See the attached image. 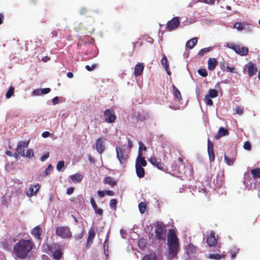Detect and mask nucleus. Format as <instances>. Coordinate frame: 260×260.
<instances>
[{
	"instance_id": "nucleus-1",
	"label": "nucleus",
	"mask_w": 260,
	"mask_h": 260,
	"mask_svg": "<svg viewBox=\"0 0 260 260\" xmlns=\"http://www.w3.org/2000/svg\"><path fill=\"white\" fill-rule=\"evenodd\" d=\"M34 245L31 239H21L14 246L13 253L17 257L25 259L29 256Z\"/></svg>"
},
{
	"instance_id": "nucleus-2",
	"label": "nucleus",
	"mask_w": 260,
	"mask_h": 260,
	"mask_svg": "<svg viewBox=\"0 0 260 260\" xmlns=\"http://www.w3.org/2000/svg\"><path fill=\"white\" fill-rule=\"evenodd\" d=\"M167 245L168 252L172 258L176 256L180 250L179 239L173 229L169 231Z\"/></svg>"
},
{
	"instance_id": "nucleus-3",
	"label": "nucleus",
	"mask_w": 260,
	"mask_h": 260,
	"mask_svg": "<svg viewBox=\"0 0 260 260\" xmlns=\"http://www.w3.org/2000/svg\"><path fill=\"white\" fill-rule=\"evenodd\" d=\"M155 236L159 241H165L167 237V226L162 222L156 221L154 224Z\"/></svg>"
},
{
	"instance_id": "nucleus-4",
	"label": "nucleus",
	"mask_w": 260,
	"mask_h": 260,
	"mask_svg": "<svg viewBox=\"0 0 260 260\" xmlns=\"http://www.w3.org/2000/svg\"><path fill=\"white\" fill-rule=\"evenodd\" d=\"M55 234L62 239H71L73 237L72 232L68 226H58L55 228Z\"/></svg>"
},
{
	"instance_id": "nucleus-5",
	"label": "nucleus",
	"mask_w": 260,
	"mask_h": 260,
	"mask_svg": "<svg viewBox=\"0 0 260 260\" xmlns=\"http://www.w3.org/2000/svg\"><path fill=\"white\" fill-rule=\"evenodd\" d=\"M48 248L51 251L53 250V256L56 260H60L62 256V249L60 245L56 243H53L50 246H48Z\"/></svg>"
},
{
	"instance_id": "nucleus-6",
	"label": "nucleus",
	"mask_w": 260,
	"mask_h": 260,
	"mask_svg": "<svg viewBox=\"0 0 260 260\" xmlns=\"http://www.w3.org/2000/svg\"><path fill=\"white\" fill-rule=\"evenodd\" d=\"M125 146L117 147L116 148L117 157L120 164L124 163L128 157V152L125 150Z\"/></svg>"
},
{
	"instance_id": "nucleus-7",
	"label": "nucleus",
	"mask_w": 260,
	"mask_h": 260,
	"mask_svg": "<svg viewBox=\"0 0 260 260\" xmlns=\"http://www.w3.org/2000/svg\"><path fill=\"white\" fill-rule=\"evenodd\" d=\"M105 121L107 123H114L116 119V116L115 114L113 109H106L103 113Z\"/></svg>"
},
{
	"instance_id": "nucleus-8",
	"label": "nucleus",
	"mask_w": 260,
	"mask_h": 260,
	"mask_svg": "<svg viewBox=\"0 0 260 260\" xmlns=\"http://www.w3.org/2000/svg\"><path fill=\"white\" fill-rule=\"evenodd\" d=\"M218 237L215 236V233L212 231L209 234H207L206 242L208 245L211 247H215L217 244Z\"/></svg>"
},
{
	"instance_id": "nucleus-9",
	"label": "nucleus",
	"mask_w": 260,
	"mask_h": 260,
	"mask_svg": "<svg viewBox=\"0 0 260 260\" xmlns=\"http://www.w3.org/2000/svg\"><path fill=\"white\" fill-rule=\"evenodd\" d=\"M150 162L158 169L165 171L168 170V168L162 162L160 159H158L155 156H151L149 159Z\"/></svg>"
},
{
	"instance_id": "nucleus-10",
	"label": "nucleus",
	"mask_w": 260,
	"mask_h": 260,
	"mask_svg": "<svg viewBox=\"0 0 260 260\" xmlns=\"http://www.w3.org/2000/svg\"><path fill=\"white\" fill-rule=\"evenodd\" d=\"M180 24L179 18L175 17L167 22L166 29L169 31L173 30L177 28L179 26Z\"/></svg>"
},
{
	"instance_id": "nucleus-11",
	"label": "nucleus",
	"mask_w": 260,
	"mask_h": 260,
	"mask_svg": "<svg viewBox=\"0 0 260 260\" xmlns=\"http://www.w3.org/2000/svg\"><path fill=\"white\" fill-rule=\"evenodd\" d=\"M29 141L19 142L16 148V151L22 156L24 157V148L27 147L29 145Z\"/></svg>"
},
{
	"instance_id": "nucleus-12",
	"label": "nucleus",
	"mask_w": 260,
	"mask_h": 260,
	"mask_svg": "<svg viewBox=\"0 0 260 260\" xmlns=\"http://www.w3.org/2000/svg\"><path fill=\"white\" fill-rule=\"evenodd\" d=\"M95 237V232L94 229H90L88 232V237L86 241V248H89L93 243V240Z\"/></svg>"
},
{
	"instance_id": "nucleus-13",
	"label": "nucleus",
	"mask_w": 260,
	"mask_h": 260,
	"mask_svg": "<svg viewBox=\"0 0 260 260\" xmlns=\"http://www.w3.org/2000/svg\"><path fill=\"white\" fill-rule=\"evenodd\" d=\"M104 140L105 139L103 138H99L96 141V149L100 154H102L105 149V145L103 144Z\"/></svg>"
},
{
	"instance_id": "nucleus-14",
	"label": "nucleus",
	"mask_w": 260,
	"mask_h": 260,
	"mask_svg": "<svg viewBox=\"0 0 260 260\" xmlns=\"http://www.w3.org/2000/svg\"><path fill=\"white\" fill-rule=\"evenodd\" d=\"M224 175L223 174H218L215 180H214L213 183L217 188H220L224 184Z\"/></svg>"
},
{
	"instance_id": "nucleus-15",
	"label": "nucleus",
	"mask_w": 260,
	"mask_h": 260,
	"mask_svg": "<svg viewBox=\"0 0 260 260\" xmlns=\"http://www.w3.org/2000/svg\"><path fill=\"white\" fill-rule=\"evenodd\" d=\"M137 165L143 167L147 166V162L145 159V157L142 156V152H140L138 153V155L136 160L135 166H137Z\"/></svg>"
},
{
	"instance_id": "nucleus-16",
	"label": "nucleus",
	"mask_w": 260,
	"mask_h": 260,
	"mask_svg": "<svg viewBox=\"0 0 260 260\" xmlns=\"http://www.w3.org/2000/svg\"><path fill=\"white\" fill-rule=\"evenodd\" d=\"M40 186L39 184L36 185H30L29 187V190L26 194L28 197H30L35 194L39 190Z\"/></svg>"
},
{
	"instance_id": "nucleus-17",
	"label": "nucleus",
	"mask_w": 260,
	"mask_h": 260,
	"mask_svg": "<svg viewBox=\"0 0 260 260\" xmlns=\"http://www.w3.org/2000/svg\"><path fill=\"white\" fill-rule=\"evenodd\" d=\"M229 132L228 129L224 128L223 127H220L218 131L217 135L215 136V138L216 140H219L222 137L228 136Z\"/></svg>"
},
{
	"instance_id": "nucleus-18",
	"label": "nucleus",
	"mask_w": 260,
	"mask_h": 260,
	"mask_svg": "<svg viewBox=\"0 0 260 260\" xmlns=\"http://www.w3.org/2000/svg\"><path fill=\"white\" fill-rule=\"evenodd\" d=\"M144 68L143 63H137L134 68V75L136 76H139L142 75Z\"/></svg>"
},
{
	"instance_id": "nucleus-19",
	"label": "nucleus",
	"mask_w": 260,
	"mask_h": 260,
	"mask_svg": "<svg viewBox=\"0 0 260 260\" xmlns=\"http://www.w3.org/2000/svg\"><path fill=\"white\" fill-rule=\"evenodd\" d=\"M257 69L255 64L251 62L248 63V74L249 76H253L257 72Z\"/></svg>"
},
{
	"instance_id": "nucleus-20",
	"label": "nucleus",
	"mask_w": 260,
	"mask_h": 260,
	"mask_svg": "<svg viewBox=\"0 0 260 260\" xmlns=\"http://www.w3.org/2000/svg\"><path fill=\"white\" fill-rule=\"evenodd\" d=\"M161 63L162 67L164 68L166 70L167 73L169 75H171V72L169 69V64L168 62V60L167 57L166 55L164 54L162 56V58L161 60Z\"/></svg>"
},
{
	"instance_id": "nucleus-21",
	"label": "nucleus",
	"mask_w": 260,
	"mask_h": 260,
	"mask_svg": "<svg viewBox=\"0 0 260 260\" xmlns=\"http://www.w3.org/2000/svg\"><path fill=\"white\" fill-rule=\"evenodd\" d=\"M90 203L94 210L95 214H98L99 215H102L103 214V210L102 209L98 207L93 198H90Z\"/></svg>"
},
{
	"instance_id": "nucleus-22",
	"label": "nucleus",
	"mask_w": 260,
	"mask_h": 260,
	"mask_svg": "<svg viewBox=\"0 0 260 260\" xmlns=\"http://www.w3.org/2000/svg\"><path fill=\"white\" fill-rule=\"evenodd\" d=\"M218 64L217 60L214 58H209L208 60V68L210 71H213Z\"/></svg>"
},
{
	"instance_id": "nucleus-23",
	"label": "nucleus",
	"mask_w": 260,
	"mask_h": 260,
	"mask_svg": "<svg viewBox=\"0 0 260 260\" xmlns=\"http://www.w3.org/2000/svg\"><path fill=\"white\" fill-rule=\"evenodd\" d=\"M235 51L237 54L243 56L246 55L248 53V49L245 47H240L239 45H237L236 49H235Z\"/></svg>"
},
{
	"instance_id": "nucleus-24",
	"label": "nucleus",
	"mask_w": 260,
	"mask_h": 260,
	"mask_svg": "<svg viewBox=\"0 0 260 260\" xmlns=\"http://www.w3.org/2000/svg\"><path fill=\"white\" fill-rule=\"evenodd\" d=\"M137 121H144L146 119L149 118V114L148 113L142 112H138L136 115Z\"/></svg>"
},
{
	"instance_id": "nucleus-25",
	"label": "nucleus",
	"mask_w": 260,
	"mask_h": 260,
	"mask_svg": "<svg viewBox=\"0 0 260 260\" xmlns=\"http://www.w3.org/2000/svg\"><path fill=\"white\" fill-rule=\"evenodd\" d=\"M143 167L138 165H137V166H135L137 175L140 178H143L145 176V170Z\"/></svg>"
},
{
	"instance_id": "nucleus-26",
	"label": "nucleus",
	"mask_w": 260,
	"mask_h": 260,
	"mask_svg": "<svg viewBox=\"0 0 260 260\" xmlns=\"http://www.w3.org/2000/svg\"><path fill=\"white\" fill-rule=\"evenodd\" d=\"M41 233L42 230L39 226H36L31 232V234L38 239H41Z\"/></svg>"
},
{
	"instance_id": "nucleus-27",
	"label": "nucleus",
	"mask_w": 260,
	"mask_h": 260,
	"mask_svg": "<svg viewBox=\"0 0 260 260\" xmlns=\"http://www.w3.org/2000/svg\"><path fill=\"white\" fill-rule=\"evenodd\" d=\"M103 181L105 184H107L112 187L114 186L116 184V180L111 177L105 178Z\"/></svg>"
},
{
	"instance_id": "nucleus-28",
	"label": "nucleus",
	"mask_w": 260,
	"mask_h": 260,
	"mask_svg": "<svg viewBox=\"0 0 260 260\" xmlns=\"http://www.w3.org/2000/svg\"><path fill=\"white\" fill-rule=\"evenodd\" d=\"M172 89L173 91V94L175 98L178 100L180 101L182 100V98L180 91L174 85H172Z\"/></svg>"
},
{
	"instance_id": "nucleus-29",
	"label": "nucleus",
	"mask_w": 260,
	"mask_h": 260,
	"mask_svg": "<svg viewBox=\"0 0 260 260\" xmlns=\"http://www.w3.org/2000/svg\"><path fill=\"white\" fill-rule=\"evenodd\" d=\"M109 237V233H108L107 234L106 238L105 240V241L104 242V245H103L104 253L106 256L108 255V254H109V253H108L109 252V250H108V249H109V244H108Z\"/></svg>"
},
{
	"instance_id": "nucleus-30",
	"label": "nucleus",
	"mask_w": 260,
	"mask_h": 260,
	"mask_svg": "<svg viewBox=\"0 0 260 260\" xmlns=\"http://www.w3.org/2000/svg\"><path fill=\"white\" fill-rule=\"evenodd\" d=\"M250 173L253 179L255 180L260 178V168L252 169Z\"/></svg>"
},
{
	"instance_id": "nucleus-31",
	"label": "nucleus",
	"mask_w": 260,
	"mask_h": 260,
	"mask_svg": "<svg viewBox=\"0 0 260 260\" xmlns=\"http://www.w3.org/2000/svg\"><path fill=\"white\" fill-rule=\"evenodd\" d=\"M197 42L198 39L196 38H193L186 42V46L189 49H192L197 44Z\"/></svg>"
},
{
	"instance_id": "nucleus-32",
	"label": "nucleus",
	"mask_w": 260,
	"mask_h": 260,
	"mask_svg": "<svg viewBox=\"0 0 260 260\" xmlns=\"http://www.w3.org/2000/svg\"><path fill=\"white\" fill-rule=\"evenodd\" d=\"M72 181L74 183H79L83 179L82 175L80 174H76L70 176Z\"/></svg>"
},
{
	"instance_id": "nucleus-33",
	"label": "nucleus",
	"mask_w": 260,
	"mask_h": 260,
	"mask_svg": "<svg viewBox=\"0 0 260 260\" xmlns=\"http://www.w3.org/2000/svg\"><path fill=\"white\" fill-rule=\"evenodd\" d=\"M225 255L222 254H210L208 255V258L210 259H213L215 260H219L221 258H225Z\"/></svg>"
},
{
	"instance_id": "nucleus-34",
	"label": "nucleus",
	"mask_w": 260,
	"mask_h": 260,
	"mask_svg": "<svg viewBox=\"0 0 260 260\" xmlns=\"http://www.w3.org/2000/svg\"><path fill=\"white\" fill-rule=\"evenodd\" d=\"M218 91L215 89H210L208 91V94L207 95L211 98H215L218 96Z\"/></svg>"
},
{
	"instance_id": "nucleus-35",
	"label": "nucleus",
	"mask_w": 260,
	"mask_h": 260,
	"mask_svg": "<svg viewBox=\"0 0 260 260\" xmlns=\"http://www.w3.org/2000/svg\"><path fill=\"white\" fill-rule=\"evenodd\" d=\"M224 159L225 163L229 166L233 165L235 160V158L234 157H229L226 154L224 156Z\"/></svg>"
},
{
	"instance_id": "nucleus-36",
	"label": "nucleus",
	"mask_w": 260,
	"mask_h": 260,
	"mask_svg": "<svg viewBox=\"0 0 260 260\" xmlns=\"http://www.w3.org/2000/svg\"><path fill=\"white\" fill-rule=\"evenodd\" d=\"M138 207H139L140 212L141 214H144L146 210V207H147L146 203L145 202H141L139 204Z\"/></svg>"
},
{
	"instance_id": "nucleus-37",
	"label": "nucleus",
	"mask_w": 260,
	"mask_h": 260,
	"mask_svg": "<svg viewBox=\"0 0 260 260\" xmlns=\"http://www.w3.org/2000/svg\"><path fill=\"white\" fill-rule=\"evenodd\" d=\"M234 27L235 28L240 31L245 29V24L239 22H236L234 25Z\"/></svg>"
},
{
	"instance_id": "nucleus-38",
	"label": "nucleus",
	"mask_w": 260,
	"mask_h": 260,
	"mask_svg": "<svg viewBox=\"0 0 260 260\" xmlns=\"http://www.w3.org/2000/svg\"><path fill=\"white\" fill-rule=\"evenodd\" d=\"M212 49V47H209L203 48V49L200 50L198 52V55H199V56H203L205 54V53L209 52Z\"/></svg>"
},
{
	"instance_id": "nucleus-39",
	"label": "nucleus",
	"mask_w": 260,
	"mask_h": 260,
	"mask_svg": "<svg viewBox=\"0 0 260 260\" xmlns=\"http://www.w3.org/2000/svg\"><path fill=\"white\" fill-rule=\"evenodd\" d=\"M53 166L51 164H50L48 166L47 168L45 169V170L43 172V177L46 176L48 175L50 172L53 170Z\"/></svg>"
},
{
	"instance_id": "nucleus-40",
	"label": "nucleus",
	"mask_w": 260,
	"mask_h": 260,
	"mask_svg": "<svg viewBox=\"0 0 260 260\" xmlns=\"http://www.w3.org/2000/svg\"><path fill=\"white\" fill-rule=\"evenodd\" d=\"M142 260H156V255L154 254H148L145 255Z\"/></svg>"
},
{
	"instance_id": "nucleus-41",
	"label": "nucleus",
	"mask_w": 260,
	"mask_h": 260,
	"mask_svg": "<svg viewBox=\"0 0 260 260\" xmlns=\"http://www.w3.org/2000/svg\"><path fill=\"white\" fill-rule=\"evenodd\" d=\"M14 93V88L13 86H10L7 91L6 96L7 98H10Z\"/></svg>"
},
{
	"instance_id": "nucleus-42",
	"label": "nucleus",
	"mask_w": 260,
	"mask_h": 260,
	"mask_svg": "<svg viewBox=\"0 0 260 260\" xmlns=\"http://www.w3.org/2000/svg\"><path fill=\"white\" fill-rule=\"evenodd\" d=\"M24 157L28 158L29 159L32 158L34 157V152L32 149H28L26 153H25Z\"/></svg>"
},
{
	"instance_id": "nucleus-43",
	"label": "nucleus",
	"mask_w": 260,
	"mask_h": 260,
	"mask_svg": "<svg viewBox=\"0 0 260 260\" xmlns=\"http://www.w3.org/2000/svg\"><path fill=\"white\" fill-rule=\"evenodd\" d=\"M117 201L115 199H113L110 200V206L111 208H112L114 210H116L117 207Z\"/></svg>"
},
{
	"instance_id": "nucleus-44",
	"label": "nucleus",
	"mask_w": 260,
	"mask_h": 260,
	"mask_svg": "<svg viewBox=\"0 0 260 260\" xmlns=\"http://www.w3.org/2000/svg\"><path fill=\"white\" fill-rule=\"evenodd\" d=\"M92 41H93V39L92 38L90 37V39H89V43H88L85 40H84V39H82L81 40V42L82 44H83V45H85V46H88V45H89L90 46L92 47H93L94 46H93V44H92Z\"/></svg>"
},
{
	"instance_id": "nucleus-45",
	"label": "nucleus",
	"mask_w": 260,
	"mask_h": 260,
	"mask_svg": "<svg viewBox=\"0 0 260 260\" xmlns=\"http://www.w3.org/2000/svg\"><path fill=\"white\" fill-rule=\"evenodd\" d=\"M234 111L235 112L234 113V114H237L238 115H242L243 113V108L240 106H236L235 108Z\"/></svg>"
},
{
	"instance_id": "nucleus-46",
	"label": "nucleus",
	"mask_w": 260,
	"mask_h": 260,
	"mask_svg": "<svg viewBox=\"0 0 260 260\" xmlns=\"http://www.w3.org/2000/svg\"><path fill=\"white\" fill-rule=\"evenodd\" d=\"M64 167V161L63 160H60L58 162L56 165V169L58 171H60L62 169H63Z\"/></svg>"
},
{
	"instance_id": "nucleus-47",
	"label": "nucleus",
	"mask_w": 260,
	"mask_h": 260,
	"mask_svg": "<svg viewBox=\"0 0 260 260\" xmlns=\"http://www.w3.org/2000/svg\"><path fill=\"white\" fill-rule=\"evenodd\" d=\"M198 72L200 75L203 77H205L208 75L207 71L205 69H200L198 71Z\"/></svg>"
},
{
	"instance_id": "nucleus-48",
	"label": "nucleus",
	"mask_w": 260,
	"mask_h": 260,
	"mask_svg": "<svg viewBox=\"0 0 260 260\" xmlns=\"http://www.w3.org/2000/svg\"><path fill=\"white\" fill-rule=\"evenodd\" d=\"M146 149L147 147L144 145V144L142 142H139L138 153L140 152H142V150L146 151Z\"/></svg>"
},
{
	"instance_id": "nucleus-49",
	"label": "nucleus",
	"mask_w": 260,
	"mask_h": 260,
	"mask_svg": "<svg viewBox=\"0 0 260 260\" xmlns=\"http://www.w3.org/2000/svg\"><path fill=\"white\" fill-rule=\"evenodd\" d=\"M196 248L192 244H189L187 247V250L191 253H193L196 251Z\"/></svg>"
},
{
	"instance_id": "nucleus-50",
	"label": "nucleus",
	"mask_w": 260,
	"mask_h": 260,
	"mask_svg": "<svg viewBox=\"0 0 260 260\" xmlns=\"http://www.w3.org/2000/svg\"><path fill=\"white\" fill-rule=\"evenodd\" d=\"M210 98H211L208 96L207 95H206L205 98V101L207 105L209 106H212L213 103L212 100Z\"/></svg>"
},
{
	"instance_id": "nucleus-51",
	"label": "nucleus",
	"mask_w": 260,
	"mask_h": 260,
	"mask_svg": "<svg viewBox=\"0 0 260 260\" xmlns=\"http://www.w3.org/2000/svg\"><path fill=\"white\" fill-rule=\"evenodd\" d=\"M98 67V64H93L92 66L86 65L85 66L86 69L88 71H92L94 70Z\"/></svg>"
},
{
	"instance_id": "nucleus-52",
	"label": "nucleus",
	"mask_w": 260,
	"mask_h": 260,
	"mask_svg": "<svg viewBox=\"0 0 260 260\" xmlns=\"http://www.w3.org/2000/svg\"><path fill=\"white\" fill-rule=\"evenodd\" d=\"M84 234H85V232H84V230H83L79 234H77L75 236V238L77 240H80V239H81L83 238V237H84Z\"/></svg>"
},
{
	"instance_id": "nucleus-53",
	"label": "nucleus",
	"mask_w": 260,
	"mask_h": 260,
	"mask_svg": "<svg viewBox=\"0 0 260 260\" xmlns=\"http://www.w3.org/2000/svg\"><path fill=\"white\" fill-rule=\"evenodd\" d=\"M208 155L209 156L210 160L212 161L215 159V155L213 150L208 151Z\"/></svg>"
},
{
	"instance_id": "nucleus-54",
	"label": "nucleus",
	"mask_w": 260,
	"mask_h": 260,
	"mask_svg": "<svg viewBox=\"0 0 260 260\" xmlns=\"http://www.w3.org/2000/svg\"><path fill=\"white\" fill-rule=\"evenodd\" d=\"M239 250L237 248H234L231 251V258L232 259L234 258L236 256V255L239 252Z\"/></svg>"
},
{
	"instance_id": "nucleus-55",
	"label": "nucleus",
	"mask_w": 260,
	"mask_h": 260,
	"mask_svg": "<svg viewBox=\"0 0 260 260\" xmlns=\"http://www.w3.org/2000/svg\"><path fill=\"white\" fill-rule=\"evenodd\" d=\"M213 150V143L208 139V151Z\"/></svg>"
},
{
	"instance_id": "nucleus-56",
	"label": "nucleus",
	"mask_w": 260,
	"mask_h": 260,
	"mask_svg": "<svg viewBox=\"0 0 260 260\" xmlns=\"http://www.w3.org/2000/svg\"><path fill=\"white\" fill-rule=\"evenodd\" d=\"M237 45H236L235 44H234L233 43H228L226 44V46L229 48L232 49L234 51H235V49H236Z\"/></svg>"
},
{
	"instance_id": "nucleus-57",
	"label": "nucleus",
	"mask_w": 260,
	"mask_h": 260,
	"mask_svg": "<svg viewBox=\"0 0 260 260\" xmlns=\"http://www.w3.org/2000/svg\"><path fill=\"white\" fill-rule=\"evenodd\" d=\"M243 147L245 149L247 150H249L251 148V144L248 141L244 143Z\"/></svg>"
},
{
	"instance_id": "nucleus-58",
	"label": "nucleus",
	"mask_w": 260,
	"mask_h": 260,
	"mask_svg": "<svg viewBox=\"0 0 260 260\" xmlns=\"http://www.w3.org/2000/svg\"><path fill=\"white\" fill-rule=\"evenodd\" d=\"M173 170L172 171L174 172L181 173L180 166H177V165L174 166L173 165Z\"/></svg>"
},
{
	"instance_id": "nucleus-59",
	"label": "nucleus",
	"mask_w": 260,
	"mask_h": 260,
	"mask_svg": "<svg viewBox=\"0 0 260 260\" xmlns=\"http://www.w3.org/2000/svg\"><path fill=\"white\" fill-rule=\"evenodd\" d=\"M77 201H78V203L80 206H83L84 204V199L82 196H79L77 198Z\"/></svg>"
},
{
	"instance_id": "nucleus-60",
	"label": "nucleus",
	"mask_w": 260,
	"mask_h": 260,
	"mask_svg": "<svg viewBox=\"0 0 260 260\" xmlns=\"http://www.w3.org/2000/svg\"><path fill=\"white\" fill-rule=\"evenodd\" d=\"M41 94H47L50 92L51 89L50 88H45L43 89H40Z\"/></svg>"
},
{
	"instance_id": "nucleus-61",
	"label": "nucleus",
	"mask_w": 260,
	"mask_h": 260,
	"mask_svg": "<svg viewBox=\"0 0 260 260\" xmlns=\"http://www.w3.org/2000/svg\"><path fill=\"white\" fill-rule=\"evenodd\" d=\"M49 153L47 152L41 156L40 160L41 161H44L46 159H47L49 157Z\"/></svg>"
},
{
	"instance_id": "nucleus-62",
	"label": "nucleus",
	"mask_w": 260,
	"mask_h": 260,
	"mask_svg": "<svg viewBox=\"0 0 260 260\" xmlns=\"http://www.w3.org/2000/svg\"><path fill=\"white\" fill-rule=\"evenodd\" d=\"M203 2L209 4V5H213L214 4L215 0H201Z\"/></svg>"
},
{
	"instance_id": "nucleus-63",
	"label": "nucleus",
	"mask_w": 260,
	"mask_h": 260,
	"mask_svg": "<svg viewBox=\"0 0 260 260\" xmlns=\"http://www.w3.org/2000/svg\"><path fill=\"white\" fill-rule=\"evenodd\" d=\"M32 94L34 95H39L42 94L41 93L40 89H35L32 91Z\"/></svg>"
},
{
	"instance_id": "nucleus-64",
	"label": "nucleus",
	"mask_w": 260,
	"mask_h": 260,
	"mask_svg": "<svg viewBox=\"0 0 260 260\" xmlns=\"http://www.w3.org/2000/svg\"><path fill=\"white\" fill-rule=\"evenodd\" d=\"M74 191V188L73 187H70L67 189V193L68 194H71Z\"/></svg>"
}]
</instances>
